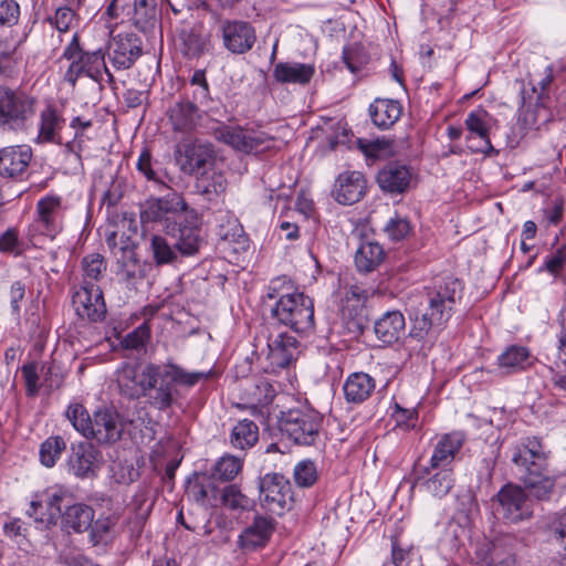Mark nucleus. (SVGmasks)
<instances>
[{
  "label": "nucleus",
  "instance_id": "1",
  "mask_svg": "<svg viewBox=\"0 0 566 566\" xmlns=\"http://www.w3.org/2000/svg\"><path fill=\"white\" fill-rule=\"evenodd\" d=\"M213 377V371H187L174 363L124 364L117 370V386L122 396L128 399L147 398L148 403L160 411L168 409L177 390L175 386L193 387Z\"/></svg>",
  "mask_w": 566,
  "mask_h": 566
},
{
  "label": "nucleus",
  "instance_id": "2",
  "mask_svg": "<svg viewBox=\"0 0 566 566\" xmlns=\"http://www.w3.org/2000/svg\"><path fill=\"white\" fill-rule=\"evenodd\" d=\"M462 290L458 279L447 276L436 281L419 300L410 298L407 305L410 337L422 340L431 331L441 329L461 298Z\"/></svg>",
  "mask_w": 566,
  "mask_h": 566
},
{
  "label": "nucleus",
  "instance_id": "3",
  "mask_svg": "<svg viewBox=\"0 0 566 566\" xmlns=\"http://www.w3.org/2000/svg\"><path fill=\"white\" fill-rule=\"evenodd\" d=\"M266 297L276 300L271 308L272 317L295 333L310 334L314 331V302L297 291L292 280L282 275L271 280Z\"/></svg>",
  "mask_w": 566,
  "mask_h": 566
},
{
  "label": "nucleus",
  "instance_id": "4",
  "mask_svg": "<svg viewBox=\"0 0 566 566\" xmlns=\"http://www.w3.org/2000/svg\"><path fill=\"white\" fill-rule=\"evenodd\" d=\"M62 59L70 61V65L64 73V81L73 87L77 80L85 75L95 82L103 77L105 69V53L102 49L88 52L84 51L80 44V36L74 32L70 42L62 53Z\"/></svg>",
  "mask_w": 566,
  "mask_h": 566
},
{
  "label": "nucleus",
  "instance_id": "5",
  "mask_svg": "<svg viewBox=\"0 0 566 566\" xmlns=\"http://www.w3.org/2000/svg\"><path fill=\"white\" fill-rule=\"evenodd\" d=\"M65 207L63 198L55 193H48L40 198L35 205V213L29 227L30 240L38 235L54 239L63 229Z\"/></svg>",
  "mask_w": 566,
  "mask_h": 566
},
{
  "label": "nucleus",
  "instance_id": "6",
  "mask_svg": "<svg viewBox=\"0 0 566 566\" xmlns=\"http://www.w3.org/2000/svg\"><path fill=\"white\" fill-rule=\"evenodd\" d=\"M322 420L313 409H291L282 415L280 429L294 443L311 446L319 434Z\"/></svg>",
  "mask_w": 566,
  "mask_h": 566
},
{
  "label": "nucleus",
  "instance_id": "7",
  "mask_svg": "<svg viewBox=\"0 0 566 566\" xmlns=\"http://www.w3.org/2000/svg\"><path fill=\"white\" fill-rule=\"evenodd\" d=\"M36 98L21 90L0 86V126L20 129L35 114Z\"/></svg>",
  "mask_w": 566,
  "mask_h": 566
},
{
  "label": "nucleus",
  "instance_id": "8",
  "mask_svg": "<svg viewBox=\"0 0 566 566\" xmlns=\"http://www.w3.org/2000/svg\"><path fill=\"white\" fill-rule=\"evenodd\" d=\"M465 437L460 431L444 433L440 436L433 444L432 453L428 465H416L415 476L420 481L429 475L436 469H452L457 455L463 447Z\"/></svg>",
  "mask_w": 566,
  "mask_h": 566
},
{
  "label": "nucleus",
  "instance_id": "9",
  "mask_svg": "<svg viewBox=\"0 0 566 566\" xmlns=\"http://www.w3.org/2000/svg\"><path fill=\"white\" fill-rule=\"evenodd\" d=\"M70 497L71 492L64 486L49 488L33 496L27 513L35 523L49 527L56 523L61 515V504Z\"/></svg>",
  "mask_w": 566,
  "mask_h": 566
},
{
  "label": "nucleus",
  "instance_id": "10",
  "mask_svg": "<svg viewBox=\"0 0 566 566\" xmlns=\"http://www.w3.org/2000/svg\"><path fill=\"white\" fill-rule=\"evenodd\" d=\"M176 161L184 174L199 177L216 166V154L209 144L184 142L176 149Z\"/></svg>",
  "mask_w": 566,
  "mask_h": 566
},
{
  "label": "nucleus",
  "instance_id": "11",
  "mask_svg": "<svg viewBox=\"0 0 566 566\" xmlns=\"http://www.w3.org/2000/svg\"><path fill=\"white\" fill-rule=\"evenodd\" d=\"M260 502L268 511L282 514L292 501L290 481L280 473H268L259 480Z\"/></svg>",
  "mask_w": 566,
  "mask_h": 566
},
{
  "label": "nucleus",
  "instance_id": "12",
  "mask_svg": "<svg viewBox=\"0 0 566 566\" xmlns=\"http://www.w3.org/2000/svg\"><path fill=\"white\" fill-rule=\"evenodd\" d=\"M500 513L509 523H520L531 518L533 514L532 503L525 490L518 485L509 483L501 488L496 494Z\"/></svg>",
  "mask_w": 566,
  "mask_h": 566
},
{
  "label": "nucleus",
  "instance_id": "13",
  "mask_svg": "<svg viewBox=\"0 0 566 566\" xmlns=\"http://www.w3.org/2000/svg\"><path fill=\"white\" fill-rule=\"evenodd\" d=\"M185 212L186 218L197 221V213L195 210L189 209L184 197L175 191H171L163 198H150L145 202L144 209L140 213L143 220L146 221H161L168 220L169 216H178Z\"/></svg>",
  "mask_w": 566,
  "mask_h": 566
},
{
  "label": "nucleus",
  "instance_id": "14",
  "mask_svg": "<svg viewBox=\"0 0 566 566\" xmlns=\"http://www.w3.org/2000/svg\"><path fill=\"white\" fill-rule=\"evenodd\" d=\"M549 455L551 451L537 437H526L512 448V462L522 473L536 468L546 469Z\"/></svg>",
  "mask_w": 566,
  "mask_h": 566
},
{
  "label": "nucleus",
  "instance_id": "15",
  "mask_svg": "<svg viewBox=\"0 0 566 566\" xmlns=\"http://www.w3.org/2000/svg\"><path fill=\"white\" fill-rule=\"evenodd\" d=\"M125 421L114 407L98 408L93 413V424L90 432L91 439L98 443H114L122 438Z\"/></svg>",
  "mask_w": 566,
  "mask_h": 566
},
{
  "label": "nucleus",
  "instance_id": "16",
  "mask_svg": "<svg viewBox=\"0 0 566 566\" xmlns=\"http://www.w3.org/2000/svg\"><path fill=\"white\" fill-rule=\"evenodd\" d=\"M73 306L81 318L102 321L106 314L103 292L97 285H82L73 294Z\"/></svg>",
  "mask_w": 566,
  "mask_h": 566
},
{
  "label": "nucleus",
  "instance_id": "17",
  "mask_svg": "<svg viewBox=\"0 0 566 566\" xmlns=\"http://www.w3.org/2000/svg\"><path fill=\"white\" fill-rule=\"evenodd\" d=\"M33 153L28 145L8 146L0 149V177L22 180L32 160Z\"/></svg>",
  "mask_w": 566,
  "mask_h": 566
},
{
  "label": "nucleus",
  "instance_id": "18",
  "mask_svg": "<svg viewBox=\"0 0 566 566\" xmlns=\"http://www.w3.org/2000/svg\"><path fill=\"white\" fill-rule=\"evenodd\" d=\"M221 34L223 46L233 54L247 53L256 41L254 28L241 20L224 21Z\"/></svg>",
  "mask_w": 566,
  "mask_h": 566
},
{
  "label": "nucleus",
  "instance_id": "19",
  "mask_svg": "<svg viewBox=\"0 0 566 566\" xmlns=\"http://www.w3.org/2000/svg\"><path fill=\"white\" fill-rule=\"evenodd\" d=\"M140 54V41L132 33H119L108 44L109 61L117 70L130 69Z\"/></svg>",
  "mask_w": 566,
  "mask_h": 566
},
{
  "label": "nucleus",
  "instance_id": "20",
  "mask_svg": "<svg viewBox=\"0 0 566 566\" xmlns=\"http://www.w3.org/2000/svg\"><path fill=\"white\" fill-rule=\"evenodd\" d=\"M464 125L469 132L465 137L467 147L472 153H488L493 148L490 140L488 113L484 109L470 112Z\"/></svg>",
  "mask_w": 566,
  "mask_h": 566
},
{
  "label": "nucleus",
  "instance_id": "21",
  "mask_svg": "<svg viewBox=\"0 0 566 566\" xmlns=\"http://www.w3.org/2000/svg\"><path fill=\"white\" fill-rule=\"evenodd\" d=\"M366 189L367 181L360 171H345L336 179L333 196L342 205H353L365 196Z\"/></svg>",
  "mask_w": 566,
  "mask_h": 566
},
{
  "label": "nucleus",
  "instance_id": "22",
  "mask_svg": "<svg viewBox=\"0 0 566 566\" xmlns=\"http://www.w3.org/2000/svg\"><path fill=\"white\" fill-rule=\"evenodd\" d=\"M268 348L266 357L272 368H285L296 358L298 342L287 333H279L269 337Z\"/></svg>",
  "mask_w": 566,
  "mask_h": 566
},
{
  "label": "nucleus",
  "instance_id": "23",
  "mask_svg": "<svg viewBox=\"0 0 566 566\" xmlns=\"http://www.w3.org/2000/svg\"><path fill=\"white\" fill-rule=\"evenodd\" d=\"M67 464L77 478L94 476L99 465L98 452L90 443H80L72 447Z\"/></svg>",
  "mask_w": 566,
  "mask_h": 566
},
{
  "label": "nucleus",
  "instance_id": "24",
  "mask_svg": "<svg viewBox=\"0 0 566 566\" xmlns=\"http://www.w3.org/2000/svg\"><path fill=\"white\" fill-rule=\"evenodd\" d=\"M88 538L94 546L112 545L122 532L120 517L117 514L99 515L93 520Z\"/></svg>",
  "mask_w": 566,
  "mask_h": 566
},
{
  "label": "nucleus",
  "instance_id": "25",
  "mask_svg": "<svg viewBox=\"0 0 566 566\" xmlns=\"http://www.w3.org/2000/svg\"><path fill=\"white\" fill-rule=\"evenodd\" d=\"M167 117L176 133H190L200 120L198 107L189 101L176 102L167 111Z\"/></svg>",
  "mask_w": 566,
  "mask_h": 566
},
{
  "label": "nucleus",
  "instance_id": "26",
  "mask_svg": "<svg viewBox=\"0 0 566 566\" xmlns=\"http://www.w3.org/2000/svg\"><path fill=\"white\" fill-rule=\"evenodd\" d=\"M273 397V388L268 381L247 382L243 387V402L238 406L250 409L254 416H262L263 408L272 402Z\"/></svg>",
  "mask_w": 566,
  "mask_h": 566
},
{
  "label": "nucleus",
  "instance_id": "27",
  "mask_svg": "<svg viewBox=\"0 0 566 566\" xmlns=\"http://www.w3.org/2000/svg\"><path fill=\"white\" fill-rule=\"evenodd\" d=\"M534 360L527 347L511 345L497 356V368L502 375H512L532 367Z\"/></svg>",
  "mask_w": 566,
  "mask_h": 566
},
{
  "label": "nucleus",
  "instance_id": "28",
  "mask_svg": "<svg viewBox=\"0 0 566 566\" xmlns=\"http://www.w3.org/2000/svg\"><path fill=\"white\" fill-rule=\"evenodd\" d=\"M167 234L174 241V247L179 256L196 255L203 242L197 224H180L178 229L168 230Z\"/></svg>",
  "mask_w": 566,
  "mask_h": 566
},
{
  "label": "nucleus",
  "instance_id": "29",
  "mask_svg": "<svg viewBox=\"0 0 566 566\" xmlns=\"http://www.w3.org/2000/svg\"><path fill=\"white\" fill-rule=\"evenodd\" d=\"M522 481L530 494L539 501L549 500L554 493L556 478L546 469H533L522 473Z\"/></svg>",
  "mask_w": 566,
  "mask_h": 566
},
{
  "label": "nucleus",
  "instance_id": "30",
  "mask_svg": "<svg viewBox=\"0 0 566 566\" xmlns=\"http://www.w3.org/2000/svg\"><path fill=\"white\" fill-rule=\"evenodd\" d=\"M405 329V316L397 310L384 313L374 325L376 337L387 345H391L399 340L403 335Z\"/></svg>",
  "mask_w": 566,
  "mask_h": 566
},
{
  "label": "nucleus",
  "instance_id": "31",
  "mask_svg": "<svg viewBox=\"0 0 566 566\" xmlns=\"http://www.w3.org/2000/svg\"><path fill=\"white\" fill-rule=\"evenodd\" d=\"M411 181L408 167L398 164L386 165L377 175V182L381 190L389 193L405 192Z\"/></svg>",
  "mask_w": 566,
  "mask_h": 566
},
{
  "label": "nucleus",
  "instance_id": "32",
  "mask_svg": "<svg viewBox=\"0 0 566 566\" xmlns=\"http://www.w3.org/2000/svg\"><path fill=\"white\" fill-rule=\"evenodd\" d=\"M274 531L272 518L256 516L239 536V542L244 549H256L264 546Z\"/></svg>",
  "mask_w": 566,
  "mask_h": 566
},
{
  "label": "nucleus",
  "instance_id": "33",
  "mask_svg": "<svg viewBox=\"0 0 566 566\" xmlns=\"http://www.w3.org/2000/svg\"><path fill=\"white\" fill-rule=\"evenodd\" d=\"M181 51L188 57H198L210 48V34L206 33L202 24L184 28L179 33Z\"/></svg>",
  "mask_w": 566,
  "mask_h": 566
},
{
  "label": "nucleus",
  "instance_id": "34",
  "mask_svg": "<svg viewBox=\"0 0 566 566\" xmlns=\"http://www.w3.org/2000/svg\"><path fill=\"white\" fill-rule=\"evenodd\" d=\"M94 516L95 512L90 505L75 503L61 513L62 526L69 532L83 533L90 530Z\"/></svg>",
  "mask_w": 566,
  "mask_h": 566
},
{
  "label": "nucleus",
  "instance_id": "35",
  "mask_svg": "<svg viewBox=\"0 0 566 566\" xmlns=\"http://www.w3.org/2000/svg\"><path fill=\"white\" fill-rule=\"evenodd\" d=\"M315 69L312 64L280 62L274 66L273 77L280 83L307 84Z\"/></svg>",
  "mask_w": 566,
  "mask_h": 566
},
{
  "label": "nucleus",
  "instance_id": "36",
  "mask_svg": "<svg viewBox=\"0 0 566 566\" xmlns=\"http://www.w3.org/2000/svg\"><path fill=\"white\" fill-rule=\"evenodd\" d=\"M386 256L384 248L375 241L361 242L357 249L354 261L359 273H370L377 270Z\"/></svg>",
  "mask_w": 566,
  "mask_h": 566
},
{
  "label": "nucleus",
  "instance_id": "37",
  "mask_svg": "<svg viewBox=\"0 0 566 566\" xmlns=\"http://www.w3.org/2000/svg\"><path fill=\"white\" fill-rule=\"evenodd\" d=\"M373 123L379 128H389L401 116L402 107L398 101L377 98L369 106Z\"/></svg>",
  "mask_w": 566,
  "mask_h": 566
},
{
  "label": "nucleus",
  "instance_id": "38",
  "mask_svg": "<svg viewBox=\"0 0 566 566\" xmlns=\"http://www.w3.org/2000/svg\"><path fill=\"white\" fill-rule=\"evenodd\" d=\"M212 475H202L190 483L188 494L198 503L209 506L220 504L221 492Z\"/></svg>",
  "mask_w": 566,
  "mask_h": 566
},
{
  "label": "nucleus",
  "instance_id": "39",
  "mask_svg": "<svg viewBox=\"0 0 566 566\" xmlns=\"http://www.w3.org/2000/svg\"><path fill=\"white\" fill-rule=\"evenodd\" d=\"M63 125L64 119L59 111L53 105H46L40 113L36 142L40 144L56 143Z\"/></svg>",
  "mask_w": 566,
  "mask_h": 566
},
{
  "label": "nucleus",
  "instance_id": "40",
  "mask_svg": "<svg viewBox=\"0 0 566 566\" xmlns=\"http://www.w3.org/2000/svg\"><path fill=\"white\" fill-rule=\"evenodd\" d=\"M374 389V379L365 373L349 375L343 387L346 400L352 403H361L371 395Z\"/></svg>",
  "mask_w": 566,
  "mask_h": 566
},
{
  "label": "nucleus",
  "instance_id": "41",
  "mask_svg": "<svg viewBox=\"0 0 566 566\" xmlns=\"http://www.w3.org/2000/svg\"><path fill=\"white\" fill-rule=\"evenodd\" d=\"M452 469H436L427 478L417 481L422 483L426 491L438 499L446 496L453 488L454 476Z\"/></svg>",
  "mask_w": 566,
  "mask_h": 566
},
{
  "label": "nucleus",
  "instance_id": "42",
  "mask_svg": "<svg viewBox=\"0 0 566 566\" xmlns=\"http://www.w3.org/2000/svg\"><path fill=\"white\" fill-rule=\"evenodd\" d=\"M227 188V180L222 172L218 171L214 166L212 169H207L205 174L196 177V189L205 196L208 200L221 196Z\"/></svg>",
  "mask_w": 566,
  "mask_h": 566
},
{
  "label": "nucleus",
  "instance_id": "43",
  "mask_svg": "<svg viewBox=\"0 0 566 566\" xmlns=\"http://www.w3.org/2000/svg\"><path fill=\"white\" fill-rule=\"evenodd\" d=\"M259 440V428L249 419L239 421L231 432V444L241 450L253 447Z\"/></svg>",
  "mask_w": 566,
  "mask_h": 566
},
{
  "label": "nucleus",
  "instance_id": "44",
  "mask_svg": "<svg viewBox=\"0 0 566 566\" xmlns=\"http://www.w3.org/2000/svg\"><path fill=\"white\" fill-rule=\"evenodd\" d=\"M150 251L153 258L158 265L175 263L179 260V255L174 247V241L169 234H154L150 239Z\"/></svg>",
  "mask_w": 566,
  "mask_h": 566
},
{
  "label": "nucleus",
  "instance_id": "45",
  "mask_svg": "<svg viewBox=\"0 0 566 566\" xmlns=\"http://www.w3.org/2000/svg\"><path fill=\"white\" fill-rule=\"evenodd\" d=\"M83 270V284L82 285H95L103 277L106 272L107 264L103 255L99 253H92L82 259Z\"/></svg>",
  "mask_w": 566,
  "mask_h": 566
},
{
  "label": "nucleus",
  "instance_id": "46",
  "mask_svg": "<svg viewBox=\"0 0 566 566\" xmlns=\"http://www.w3.org/2000/svg\"><path fill=\"white\" fill-rule=\"evenodd\" d=\"M248 129L242 127L219 126L213 130L217 140L222 142L232 148L247 153Z\"/></svg>",
  "mask_w": 566,
  "mask_h": 566
},
{
  "label": "nucleus",
  "instance_id": "47",
  "mask_svg": "<svg viewBox=\"0 0 566 566\" xmlns=\"http://www.w3.org/2000/svg\"><path fill=\"white\" fill-rule=\"evenodd\" d=\"M66 443L60 436L49 437L41 443L40 461L46 468H52L65 451Z\"/></svg>",
  "mask_w": 566,
  "mask_h": 566
},
{
  "label": "nucleus",
  "instance_id": "48",
  "mask_svg": "<svg viewBox=\"0 0 566 566\" xmlns=\"http://www.w3.org/2000/svg\"><path fill=\"white\" fill-rule=\"evenodd\" d=\"M551 119L549 111L542 104L524 107L520 114V120L526 128L539 129Z\"/></svg>",
  "mask_w": 566,
  "mask_h": 566
},
{
  "label": "nucleus",
  "instance_id": "49",
  "mask_svg": "<svg viewBox=\"0 0 566 566\" xmlns=\"http://www.w3.org/2000/svg\"><path fill=\"white\" fill-rule=\"evenodd\" d=\"M150 510L151 505L140 503L133 515L127 518L126 523L122 524V532H126L130 539L138 538L144 531Z\"/></svg>",
  "mask_w": 566,
  "mask_h": 566
},
{
  "label": "nucleus",
  "instance_id": "50",
  "mask_svg": "<svg viewBox=\"0 0 566 566\" xmlns=\"http://www.w3.org/2000/svg\"><path fill=\"white\" fill-rule=\"evenodd\" d=\"M66 417L76 431L88 438L93 424V417L81 403L70 405L66 410Z\"/></svg>",
  "mask_w": 566,
  "mask_h": 566
},
{
  "label": "nucleus",
  "instance_id": "51",
  "mask_svg": "<svg viewBox=\"0 0 566 566\" xmlns=\"http://www.w3.org/2000/svg\"><path fill=\"white\" fill-rule=\"evenodd\" d=\"M242 469V463L239 458L233 455L222 457L214 465L212 476L218 481H231Z\"/></svg>",
  "mask_w": 566,
  "mask_h": 566
},
{
  "label": "nucleus",
  "instance_id": "52",
  "mask_svg": "<svg viewBox=\"0 0 566 566\" xmlns=\"http://www.w3.org/2000/svg\"><path fill=\"white\" fill-rule=\"evenodd\" d=\"M294 480L301 488L312 486L318 479L316 465L311 460H302L294 467Z\"/></svg>",
  "mask_w": 566,
  "mask_h": 566
},
{
  "label": "nucleus",
  "instance_id": "53",
  "mask_svg": "<svg viewBox=\"0 0 566 566\" xmlns=\"http://www.w3.org/2000/svg\"><path fill=\"white\" fill-rule=\"evenodd\" d=\"M220 504L232 510H244L250 506V500L235 485H229L221 492Z\"/></svg>",
  "mask_w": 566,
  "mask_h": 566
},
{
  "label": "nucleus",
  "instance_id": "54",
  "mask_svg": "<svg viewBox=\"0 0 566 566\" xmlns=\"http://www.w3.org/2000/svg\"><path fill=\"white\" fill-rule=\"evenodd\" d=\"M50 22L56 28L59 32H67L75 22L74 8L71 6L57 8L54 18H51Z\"/></svg>",
  "mask_w": 566,
  "mask_h": 566
},
{
  "label": "nucleus",
  "instance_id": "55",
  "mask_svg": "<svg viewBox=\"0 0 566 566\" xmlns=\"http://www.w3.org/2000/svg\"><path fill=\"white\" fill-rule=\"evenodd\" d=\"M149 337V326L147 323H143L136 329L125 336L123 345L125 348L138 350L146 345Z\"/></svg>",
  "mask_w": 566,
  "mask_h": 566
},
{
  "label": "nucleus",
  "instance_id": "56",
  "mask_svg": "<svg viewBox=\"0 0 566 566\" xmlns=\"http://www.w3.org/2000/svg\"><path fill=\"white\" fill-rule=\"evenodd\" d=\"M411 230L410 223L406 218L401 217H394L389 219L385 227V232L387 233L388 238H390L394 241H399L406 238Z\"/></svg>",
  "mask_w": 566,
  "mask_h": 566
},
{
  "label": "nucleus",
  "instance_id": "57",
  "mask_svg": "<svg viewBox=\"0 0 566 566\" xmlns=\"http://www.w3.org/2000/svg\"><path fill=\"white\" fill-rule=\"evenodd\" d=\"M549 539L566 552V513L553 518L548 525Z\"/></svg>",
  "mask_w": 566,
  "mask_h": 566
},
{
  "label": "nucleus",
  "instance_id": "58",
  "mask_svg": "<svg viewBox=\"0 0 566 566\" xmlns=\"http://www.w3.org/2000/svg\"><path fill=\"white\" fill-rule=\"evenodd\" d=\"M247 140V154L263 151L272 144V138L268 134L253 129H248Z\"/></svg>",
  "mask_w": 566,
  "mask_h": 566
},
{
  "label": "nucleus",
  "instance_id": "59",
  "mask_svg": "<svg viewBox=\"0 0 566 566\" xmlns=\"http://www.w3.org/2000/svg\"><path fill=\"white\" fill-rule=\"evenodd\" d=\"M21 242L19 240V231L15 228L7 229L0 235V252L13 253L15 255L21 253Z\"/></svg>",
  "mask_w": 566,
  "mask_h": 566
},
{
  "label": "nucleus",
  "instance_id": "60",
  "mask_svg": "<svg viewBox=\"0 0 566 566\" xmlns=\"http://www.w3.org/2000/svg\"><path fill=\"white\" fill-rule=\"evenodd\" d=\"M20 7L15 0H0V24L13 25L18 22Z\"/></svg>",
  "mask_w": 566,
  "mask_h": 566
},
{
  "label": "nucleus",
  "instance_id": "61",
  "mask_svg": "<svg viewBox=\"0 0 566 566\" xmlns=\"http://www.w3.org/2000/svg\"><path fill=\"white\" fill-rule=\"evenodd\" d=\"M486 553L490 555L491 562L488 566H516L515 556L507 553L503 556L499 553V542H490L486 544Z\"/></svg>",
  "mask_w": 566,
  "mask_h": 566
},
{
  "label": "nucleus",
  "instance_id": "62",
  "mask_svg": "<svg viewBox=\"0 0 566 566\" xmlns=\"http://www.w3.org/2000/svg\"><path fill=\"white\" fill-rule=\"evenodd\" d=\"M359 148L363 153L370 158H380L382 157L389 149L390 143L385 139H376L373 142L359 140Z\"/></svg>",
  "mask_w": 566,
  "mask_h": 566
},
{
  "label": "nucleus",
  "instance_id": "63",
  "mask_svg": "<svg viewBox=\"0 0 566 566\" xmlns=\"http://www.w3.org/2000/svg\"><path fill=\"white\" fill-rule=\"evenodd\" d=\"M391 416L395 419L396 424L403 429L413 428L416 424L417 412L415 409H406L398 403H395Z\"/></svg>",
  "mask_w": 566,
  "mask_h": 566
},
{
  "label": "nucleus",
  "instance_id": "64",
  "mask_svg": "<svg viewBox=\"0 0 566 566\" xmlns=\"http://www.w3.org/2000/svg\"><path fill=\"white\" fill-rule=\"evenodd\" d=\"M21 373L25 382L27 394L29 396H34L39 390L36 365L34 363L27 364L22 367Z\"/></svg>",
  "mask_w": 566,
  "mask_h": 566
}]
</instances>
